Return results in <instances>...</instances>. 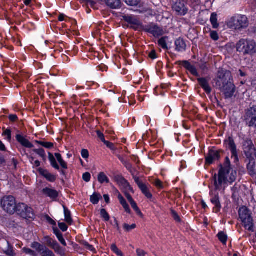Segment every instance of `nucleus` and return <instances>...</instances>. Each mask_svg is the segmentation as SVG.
<instances>
[{"mask_svg": "<svg viewBox=\"0 0 256 256\" xmlns=\"http://www.w3.org/2000/svg\"><path fill=\"white\" fill-rule=\"evenodd\" d=\"M3 135L6 136V138L8 140L10 141L11 140V131L9 129H7L4 130L3 133Z\"/></svg>", "mask_w": 256, "mask_h": 256, "instance_id": "09e8293b", "label": "nucleus"}, {"mask_svg": "<svg viewBox=\"0 0 256 256\" xmlns=\"http://www.w3.org/2000/svg\"><path fill=\"white\" fill-rule=\"evenodd\" d=\"M16 212L22 218L30 220H32L34 218L35 215L33 210L24 204H18Z\"/></svg>", "mask_w": 256, "mask_h": 256, "instance_id": "0eeeda50", "label": "nucleus"}, {"mask_svg": "<svg viewBox=\"0 0 256 256\" xmlns=\"http://www.w3.org/2000/svg\"><path fill=\"white\" fill-rule=\"evenodd\" d=\"M122 20L131 24V28L135 30H142L143 25L136 16L122 14Z\"/></svg>", "mask_w": 256, "mask_h": 256, "instance_id": "1a4fd4ad", "label": "nucleus"}, {"mask_svg": "<svg viewBox=\"0 0 256 256\" xmlns=\"http://www.w3.org/2000/svg\"><path fill=\"white\" fill-rule=\"evenodd\" d=\"M34 152L38 154L40 156L43 158L44 160L46 159V154L44 149H34L33 150Z\"/></svg>", "mask_w": 256, "mask_h": 256, "instance_id": "37998d69", "label": "nucleus"}, {"mask_svg": "<svg viewBox=\"0 0 256 256\" xmlns=\"http://www.w3.org/2000/svg\"><path fill=\"white\" fill-rule=\"evenodd\" d=\"M128 6H136L140 2V0H123Z\"/></svg>", "mask_w": 256, "mask_h": 256, "instance_id": "58836bf2", "label": "nucleus"}, {"mask_svg": "<svg viewBox=\"0 0 256 256\" xmlns=\"http://www.w3.org/2000/svg\"><path fill=\"white\" fill-rule=\"evenodd\" d=\"M38 170L40 174L45 178L48 181L52 182L56 180V176L50 173L48 170L40 168Z\"/></svg>", "mask_w": 256, "mask_h": 256, "instance_id": "5701e85b", "label": "nucleus"}, {"mask_svg": "<svg viewBox=\"0 0 256 256\" xmlns=\"http://www.w3.org/2000/svg\"><path fill=\"white\" fill-rule=\"evenodd\" d=\"M148 56L152 60L156 59L157 58L156 52L154 50H152L148 54Z\"/></svg>", "mask_w": 256, "mask_h": 256, "instance_id": "5fc2aeb1", "label": "nucleus"}, {"mask_svg": "<svg viewBox=\"0 0 256 256\" xmlns=\"http://www.w3.org/2000/svg\"><path fill=\"white\" fill-rule=\"evenodd\" d=\"M125 196L130 204L134 201L132 196L129 194L126 193Z\"/></svg>", "mask_w": 256, "mask_h": 256, "instance_id": "e2e57ef3", "label": "nucleus"}, {"mask_svg": "<svg viewBox=\"0 0 256 256\" xmlns=\"http://www.w3.org/2000/svg\"><path fill=\"white\" fill-rule=\"evenodd\" d=\"M238 214L245 228L249 231H252L254 223L250 210L246 207L242 206L239 209Z\"/></svg>", "mask_w": 256, "mask_h": 256, "instance_id": "39448f33", "label": "nucleus"}, {"mask_svg": "<svg viewBox=\"0 0 256 256\" xmlns=\"http://www.w3.org/2000/svg\"><path fill=\"white\" fill-rule=\"evenodd\" d=\"M47 220L51 224L53 225L54 226H56V222L52 219L49 216H47Z\"/></svg>", "mask_w": 256, "mask_h": 256, "instance_id": "69168bd1", "label": "nucleus"}, {"mask_svg": "<svg viewBox=\"0 0 256 256\" xmlns=\"http://www.w3.org/2000/svg\"><path fill=\"white\" fill-rule=\"evenodd\" d=\"M227 24L230 28L241 30L248 27V21L246 16L237 14L231 18Z\"/></svg>", "mask_w": 256, "mask_h": 256, "instance_id": "20e7f679", "label": "nucleus"}, {"mask_svg": "<svg viewBox=\"0 0 256 256\" xmlns=\"http://www.w3.org/2000/svg\"><path fill=\"white\" fill-rule=\"evenodd\" d=\"M112 250L117 255L122 256V252L117 248L115 244H112L111 246Z\"/></svg>", "mask_w": 256, "mask_h": 256, "instance_id": "c03bdc74", "label": "nucleus"}, {"mask_svg": "<svg viewBox=\"0 0 256 256\" xmlns=\"http://www.w3.org/2000/svg\"><path fill=\"white\" fill-rule=\"evenodd\" d=\"M243 149L248 157H256V152L252 140L249 138H246L243 142Z\"/></svg>", "mask_w": 256, "mask_h": 256, "instance_id": "f8f14e48", "label": "nucleus"}, {"mask_svg": "<svg viewBox=\"0 0 256 256\" xmlns=\"http://www.w3.org/2000/svg\"><path fill=\"white\" fill-rule=\"evenodd\" d=\"M168 38L167 36H164L158 40V44L163 49L168 50V48L166 44V40Z\"/></svg>", "mask_w": 256, "mask_h": 256, "instance_id": "f704fd0d", "label": "nucleus"}, {"mask_svg": "<svg viewBox=\"0 0 256 256\" xmlns=\"http://www.w3.org/2000/svg\"><path fill=\"white\" fill-rule=\"evenodd\" d=\"M236 50L243 55L256 54V42L252 40L240 39L236 44Z\"/></svg>", "mask_w": 256, "mask_h": 256, "instance_id": "7ed1b4c3", "label": "nucleus"}, {"mask_svg": "<svg viewBox=\"0 0 256 256\" xmlns=\"http://www.w3.org/2000/svg\"><path fill=\"white\" fill-rule=\"evenodd\" d=\"M114 180L118 184L124 188L133 191L132 188L130 186L128 182L121 175H116L114 176Z\"/></svg>", "mask_w": 256, "mask_h": 256, "instance_id": "f3484780", "label": "nucleus"}, {"mask_svg": "<svg viewBox=\"0 0 256 256\" xmlns=\"http://www.w3.org/2000/svg\"><path fill=\"white\" fill-rule=\"evenodd\" d=\"M211 202L214 205V212L216 213H218L220 212L222 206L220 200V196L218 194H216L212 198L210 199Z\"/></svg>", "mask_w": 256, "mask_h": 256, "instance_id": "412c9836", "label": "nucleus"}, {"mask_svg": "<svg viewBox=\"0 0 256 256\" xmlns=\"http://www.w3.org/2000/svg\"><path fill=\"white\" fill-rule=\"evenodd\" d=\"M136 224H132V225H129L127 224H124L123 225V228L126 232H129L131 230L134 229L136 228Z\"/></svg>", "mask_w": 256, "mask_h": 256, "instance_id": "a19ab883", "label": "nucleus"}, {"mask_svg": "<svg viewBox=\"0 0 256 256\" xmlns=\"http://www.w3.org/2000/svg\"><path fill=\"white\" fill-rule=\"evenodd\" d=\"M216 86L223 92L226 98H231L235 92V86L230 72L220 70L215 79Z\"/></svg>", "mask_w": 256, "mask_h": 256, "instance_id": "f03ea898", "label": "nucleus"}, {"mask_svg": "<svg viewBox=\"0 0 256 256\" xmlns=\"http://www.w3.org/2000/svg\"><path fill=\"white\" fill-rule=\"evenodd\" d=\"M197 80L200 86L208 94H210L212 92V88L208 83L209 80L205 78H198Z\"/></svg>", "mask_w": 256, "mask_h": 256, "instance_id": "a211bd4d", "label": "nucleus"}, {"mask_svg": "<svg viewBox=\"0 0 256 256\" xmlns=\"http://www.w3.org/2000/svg\"><path fill=\"white\" fill-rule=\"evenodd\" d=\"M54 252L60 256H66V250L62 248L58 244L52 248Z\"/></svg>", "mask_w": 256, "mask_h": 256, "instance_id": "473e14b6", "label": "nucleus"}, {"mask_svg": "<svg viewBox=\"0 0 256 256\" xmlns=\"http://www.w3.org/2000/svg\"><path fill=\"white\" fill-rule=\"evenodd\" d=\"M66 222L69 224H72V220L71 218L70 212L65 206H63Z\"/></svg>", "mask_w": 256, "mask_h": 256, "instance_id": "c85d7f7f", "label": "nucleus"}, {"mask_svg": "<svg viewBox=\"0 0 256 256\" xmlns=\"http://www.w3.org/2000/svg\"><path fill=\"white\" fill-rule=\"evenodd\" d=\"M5 246L2 248V250L4 252L7 256H15L16 254L14 252L12 246L10 244L9 242L4 240V241Z\"/></svg>", "mask_w": 256, "mask_h": 256, "instance_id": "6ab92c4d", "label": "nucleus"}, {"mask_svg": "<svg viewBox=\"0 0 256 256\" xmlns=\"http://www.w3.org/2000/svg\"><path fill=\"white\" fill-rule=\"evenodd\" d=\"M90 174L88 172L84 173L82 175V178L86 182H90Z\"/></svg>", "mask_w": 256, "mask_h": 256, "instance_id": "8fccbe9b", "label": "nucleus"}, {"mask_svg": "<svg viewBox=\"0 0 256 256\" xmlns=\"http://www.w3.org/2000/svg\"><path fill=\"white\" fill-rule=\"evenodd\" d=\"M100 198H102V196L100 194L94 192V194L90 196V200L92 204H98Z\"/></svg>", "mask_w": 256, "mask_h": 256, "instance_id": "2f4dec72", "label": "nucleus"}, {"mask_svg": "<svg viewBox=\"0 0 256 256\" xmlns=\"http://www.w3.org/2000/svg\"><path fill=\"white\" fill-rule=\"evenodd\" d=\"M154 184L155 186L158 188H163V184H162V182L159 180H156L155 182H154Z\"/></svg>", "mask_w": 256, "mask_h": 256, "instance_id": "4d7b16f0", "label": "nucleus"}, {"mask_svg": "<svg viewBox=\"0 0 256 256\" xmlns=\"http://www.w3.org/2000/svg\"><path fill=\"white\" fill-rule=\"evenodd\" d=\"M17 141L20 144L23 146L28 148H32L34 145L30 142L24 136L20 134H18L16 136Z\"/></svg>", "mask_w": 256, "mask_h": 256, "instance_id": "4be33fe9", "label": "nucleus"}, {"mask_svg": "<svg viewBox=\"0 0 256 256\" xmlns=\"http://www.w3.org/2000/svg\"><path fill=\"white\" fill-rule=\"evenodd\" d=\"M254 156H252V157H248L250 158L249 162L247 164V168L248 171L250 174L251 176L254 175L256 174L254 166H255V162L254 160Z\"/></svg>", "mask_w": 256, "mask_h": 256, "instance_id": "a878e982", "label": "nucleus"}, {"mask_svg": "<svg viewBox=\"0 0 256 256\" xmlns=\"http://www.w3.org/2000/svg\"><path fill=\"white\" fill-rule=\"evenodd\" d=\"M219 240L223 244H226L227 242V235L223 232H220L217 235Z\"/></svg>", "mask_w": 256, "mask_h": 256, "instance_id": "e433bc0d", "label": "nucleus"}, {"mask_svg": "<svg viewBox=\"0 0 256 256\" xmlns=\"http://www.w3.org/2000/svg\"><path fill=\"white\" fill-rule=\"evenodd\" d=\"M54 233L60 242L64 246H66V243L63 238L62 234L60 231V230L56 227L53 228Z\"/></svg>", "mask_w": 256, "mask_h": 256, "instance_id": "cd10ccee", "label": "nucleus"}, {"mask_svg": "<svg viewBox=\"0 0 256 256\" xmlns=\"http://www.w3.org/2000/svg\"><path fill=\"white\" fill-rule=\"evenodd\" d=\"M55 156H56L58 162H60V160H63L62 158L61 154L58 153H56Z\"/></svg>", "mask_w": 256, "mask_h": 256, "instance_id": "338daca9", "label": "nucleus"}, {"mask_svg": "<svg viewBox=\"0 0 256 256\" xmlns=\"http://www.w3.org/2000/svg\"><path fill=\"white\" fill-rule=\"evenodd\" d=\"M48 159L50 161L51 166L55 169H56L57 170H59L60 166H59L58 164H57L56 160L54 156H53V154L50 152H48Z\"/></svg>", "mask_w": 256, "mask_h": 256, "instance_id": "7c9ffc66", "label": "nucleus"}, {"mask_svg": "<svg viewBox=\"0 0 256 256\" xmlns=\"http://www.w3.org/2000/svg\"><path fill=\"white\" fill-rule=\"evenodd\" d=\"M210 36L214 40H218L219 38L218 34L216 31H211Z\"/></svg>", "mask_w": 256, "mask_h": 256, "instance_id": "de8ad7c7", "label": "nucleus"}, {"mask_svg": "<svg viewBox=\"0 0 256 256\" xmlns=\"http://www.w3.org/2000/svg\"><path fill=\"white\" fill-rule=\"evenodd\" d=\"M136 254L138 256H144L146 254L144 250L140 249L136 250Z\"/></svg>", "mask_w": 256, "mask_h": 256, "instance_id": "bf43d9fd", "label": "nucleus"}, {"mask_svg": "<svg viewBox=\"0 0 256 256\" xmlns=\"http://www.w3.org/2000/svg\"><path fill=\"white\" fill-rule=\"evenodd\" d=\"M106 6L112 9H118L121 7L120 0H104Z\"/></svg>", "mask_w": 256, "mask_h": 256, "instance_id": "393cba45", "label": "nucleus"}, {"mask_svg": "<svg viewBox=\"0 0 256 256\" xmlns=\"http://www.w3.org/2000/svg\"><path fill=\"white\" fill-rule=\"evenodd\" d=\"M31 248L35 249L40 256H55L52 251L38 242H32Z\"/></svg>", "mask_w": 256, "mask_h": 256, "instance_id": "9b49d317", "label": "nucleus"}, {"mask_svg": "<svg viewBox=\"0 0 256 256\" xmlns=\"http://www.w3.org/2000/svg\"><path fill=\"white\" fill-rule=\"evenodd\" d=\"M108 148H110L112 150H114V146L112 143H111L108 141L104 140L103 142Z\"/></svg>", "mask_w": 256, "mask_h": 256, "instance_id": "864d4df0", "label": "nucleus"}, {"mask_svg": "<svg viewBox=\"0 0 256 256\" xmlns=\"http://www.w3.org/2000/svg\"><path fill=\"white\" fill-rule=\"evenodd\" d=\"M220 158V151L214 150H210L207 156H206V163L207 164H211L215 160Z\"/></svg>", "mask_w": 256, "mask_h": 256, "instance_id": "2eb2a0df", "label": "nucleus"}, {"mask_svg": "<svg viewBox=\"0 0 256 256\" xmlns=\"http://www.w3.org/2000/svg\"><path fill=\"white\" fill-rule=\"evenodd\" d=\"M98 181L100 184H103L104 182H106V183L109 182V180L107 176L104 174L103 172H100L98 177Z\"/></svg>", "mask_w": 256, "mask_h": 256, "instance_id": "72a5a7b5", "label": "nucleus"}, {"mask_svg": "<svg viewBox=\"0 0 256 256\" xmlns=\"http://www.w3.org/2000/svg\"><path fill=\"white\" fill-rule=\"evenodd\" d=\"M220 166L218 178L216 174L212 178L215 188L218 190H220L222 187L224 188L228 182L232 183L237 177L236 172L231 167L230 162L228 157H226L224 164Z\"/></svg>", "mask_w": 256, "mask_h": 256, "instance_id": "f257e3e1", "label": "nucleus"}, {"mask_svg": "<svg viewBox=\"0 0 256 256\" xmlns=\"http://www.w3.org/2000/svg\"><path fill=\"white\" fill-rule=\"evenodd\" d=\"M133 178L142 192L147 198H150L152 197V194L150 192L147 186L140 180L138 177L134 176Z\"/></svg>", "mask_w": 256, "mask_h": 256, "instance_id": "dca6fc26", "label": "nucleus"}, {"mask_svg": "<svg viewBox=\"0 0 256 256\" xmlns=\"http://www.w3.org/2000/svg\"><path fill=\"white\" fill-rule=\"evenodd\" d=\"M58 226L60 228L62 231V232H66L68 230V226L64 222H58Z\"/></svg>", "mask_w": 256, "mask_h": 256, "instance_id": "3c124183", "label": "nucleus"}, {"mask_svg": "<svg viewBox=\"0 0 256 256\" xmlns=\"http://www.w3.org/2000/svg\"><path fill=\"white\" fill-rule=\"evenodd\" d=\"M142 30L152 34L154 37H159L164 34V30L154 24L144 26Z\"/></svg>", "mask_w": 256, "mask_h": 256, "instance_id": "9d476101", "label": "nucleus"}, {"mask_svg": "<svg viewBox=\"0 0 256 256\" xmlns=\"http://www.w3.org/2000/svg\"><path fill=\"white\" fill-rule=\"evenodd\" d=\"M22 250L25 254H29V255H30L31 256H38V254L36 252H35L34 251L32 250L30 248H24L22 249Z\"/></svg>", "mask_w": 256, "mask_h": 256, "instance_id": "4c0bfd02", "label": "nucleus"}, {"mask_svg": "<svg viewBox=\"0 0 256 256\" xmlns=\"http://www.w3.org/2000/svg\"><path fill=\"white\" fill-rule=\"evenodd\" d=\"M100 216L105 221L109 220L110 216L105 209L102 208L100 210Z\"/></svg>", "mask_w": 256, "mask_h": 256, "instance_id": "ea45409f", "label": "nucleus"}, {"mask_svg": "<svg viewBox=\"0 0 256 256\" xmlns=\"http://www.w3.org/2000/svg\"><path fill=\"white\" fill-rule=\"evenodd\" d=\"M122 206L126 212H128V214L130 213L131 210H130L129 208V206L127 203L123 204Z\"/></svg>", "mask_w": 256, "mask_h": 256, "instance_id": "680f3d73", "label": "nucleus"}, {"mask_svg": "<svg viewBox=\"0 0 256 256\" xmlns=\"http://www.w3.org/2000/svg\"><path fill=\"white\" fill-rule=\"evenodd\" d=\"M96 133H97V134H98V137L100 138V140L102 142H104L105 140V138H104V134L101 132L99 130H98L96 132Z\"/></svg>", "mask_w": 256, "mask_h": 256, "instance_id": "13d9d810", "label": "nucleus"}, {"mask_svg": "<svg viewBox=\"0 0 256 256\" xmlns=\"http://www.w3.org/2000/svg\"><path fill=\"white\" fill-rule=\"evenodd\" d=\"M82 157L84 159L88 158L89 156V152L86 149H82L81 152Z\"/></svg>", "mask_w": 256, "mask_h": 256, "instance_id": "603ef678", "label": "nucleus"}, {"mask_svg": "<svg viewBox=\"0 0 256 256\" xmlns=\"http://www.w3.org/2000/svg\"><path fill=\"white\" fill-rule=\"evenodd\" d=\"M47 243H48V246H49L51 247L52 248H53L56 245L58 244V242L50 238H48V240H47Z\"/></svg>", "mask_w": 256, "mask_h": 256, "instance_id": "49530a36", "label": "nucleus"}, {"mask_svg": "<svg viewBox=\"0 0 256 256\" xmlns=\"http://www.w3.org/2000/svg\"><path fill=\"white\" fill-rule=\"evenodd\" d=\"M130 204H131L132 207L133 208V209L136 212V214L138 216H142V213L141 211L140 210L137 206V204L136 203V202L134 201L133 202L130 203Z\"/></svg>", "mask_w": 256, "mask_h": 256, "instance_id": "79ce46f5", "label": "nucleus"}, {"mask_svg": "<svg viewBox=\"0 0 256 256\" xmlns=\"http://www.w3.org/2000/svg\"><path fill=\"white\" fill-rule=\"evenodd\" d=\"M178 62L182 64L187 70L190 71V73L194 76H198L199 74L197 72L196 68L192 65L190 62L187 60L180 61Z\"/></svg>", "mask_w": 256, "mask_h": 256, "instance_id": "aec40b11", "label": "nucleus"}, {"mask_svg": "<svg viewBox=\"0 0 256 256\" xmlns=\"http://www.w3.org/2000/svg\"><path fill=\"white\" fill-rule=\"evenodd\" d=\"M85 246L87 249H88V250H90V251H93L94 250V247L92 245H90L88 242H86Z\"/></svg>", "mask_w": 256, "mask_h": 256, "instance_id": "0e129e2a", "label": "nucleus"}, {"mask_svg": "<svg viewBox=\"0 0 256 256\" xmlns=\"http://www.w3.org/2000/svg\"><path fill=\"white\" fill-rule=\"evenodd\" d=\"M200 68L204 72L208 70L206 64V62H202L200 64Z\"/></svg>", "mask_w": 256, "mask_h": 256, "instance_id": "052dcab7", "label": "nucleus"}, {"mask_svg": "<svg viewBox=\"0 0 256 256\" xmlns=\"http://www.w3.org/2000/svg\"><path fill=\"white\" fill-rule=\"evenodd\" d=\"M42 192L44 194L51 198H56L58 196V192L54 190L46 188L43 189Z\"/></svg>", "mask_w": 256, "mask_h": 256, "instance_id": "bb28decb", "label": "nucleus"}, {"mask_svg": "<svg viewBox=\"0 0 256 256\" xmlns=\"http://www.w3.org/2000/svg\"><path fill=\"white\" fill-rule=\"evenodd\" d=\"M176 50L178 52H182L186 50V45L184 40L180 38L176 39L174 42Z\"/></svg>", "mask_w": 256, "mask_h": 256, "instance_id": "b1692460", "label": "nucleus"}, {"mask_svg": "<svg viewBox=\"0 0 256 256\" xmlns=\"http://www.w3.org/2000/svg\"><path fill=\"white\" fill-rule=\"evenodd\" d=\"M244 120L246 126L256 128V105L250 106L246 110Z\"/></svg>", "mask_w": 256, "mask_h": 256, "instance_id": "6e6552de", "label": "nucleus"}, {"mask_svg": "<svg viewBox=\"0 0 256 256\" xmlns=\"http://www.w3.org/2000/svg\"><path fill=\"white\" fill-rule=\"evenodd\" d=\"M172 6V8L180 15H185L188 12V9L185 6L183 0H176Z\"/></svg>", "mask_w": 256, "mask_h": 256, "instance_id": "4468645a", "label": "nucleus"}, {"mask_svg": "<svg viewBox=\"0 0 256 256\" xmlns=\"http://www.w3.org/2000/svg\"><path fill=\"white\" fill-rule=\"evenodd\" d=\"M8 118L12 122H15L18 119V116L16 114H10L8 116Z\"/></svg>", "mask_w": 256, "mask_h": 256, "instance_id": "6e6d98bb", "label": "nucleus"}, {"mask_svg": "<svg viewBox=\"0 0 256 256\" xmlns=\"http://www.w3.org/2000/svg\"><path fill=\"white\" fill-rule=\"evenodd\" d=\"M36 143L38 144H39L48 149H50L54 148V144L50 142H46L44 141H36Z\"/></svg>", "mask_w": 256, "mask_h": 256, "instance_id": "c9c22d12", "label": "nucleus"}, {"mask_svg": "<svg viewBox=\"0 0 256 256\" xmlns=\"http://www.w3.org/2000/svg\"><path fill=\"white\" fill-rule=\"evenodd\" d=\"M210 21L214 28H217L218 27L219 24L218 22L217 14L215 12L212 14Z\"/></svg>", "mask_w": 256, "mask_h": 256, "instance_id": "c756f323", "label": "nucleus"}, {"mask_svg": "<svg viewBox=\"0 0 256 256\" xmlns=\"http://www.w3.org/2000/svg\"><path fill=\"white\" fill-rule=\"evenodd\" d=\"M224 144L226 148L231 152L232 158H234V162H237L238 161L236 146L232 137L229 136L227 139L224 140Z\"/></svg>", "mask_w": 256, "mask_h": 256, "instance_id": "ddd939ff", "label": "nucleus"}, {"mask_svg": "<svg viewBox=\"0 0 256 256\" xmlns=\"http://www.w3.org/2000/svg\"><path fill=\"white\" fill-rule=\"evenodd\" d=\"M0 205L2 209L10 214H14L17 210L16 200L12 196H4L0 200Z\"/></svg>", "mask_w": 256, "mask_h": 256, "instance_id": "423d86ee", "label": "nucleus"}, {"mask_svg": "<svg viewBox=\"0 0 256 256\" xmlns=\"http://www.w3.org/2000/svg\"><path fill=\"white\" fill-rule=\"evenodd\" d=\"M171 214L173 218L177 222H180L181 219L179 216L178 215V213L174 210H171Z\"/></svg>", "mask_w": 256, "mask_h": 256, "instance_id": "a18cd8bd", "label": "nucleus"}, {"mask_svg": "<svg viewBox=\"0 0 256 256\" xmlns=\"http://www.w3.org/2000/svg\"><path fill=\"white\" fill-rule=\"evenodd\" d=\"M0 150L5 151L6 147L4 144L2 142L1 140H0Z\"/></svg>", "mask_w": 256, "mask_h": 256, "instance_id": "774afa93", "label": "nucleus"}]
</instances>
